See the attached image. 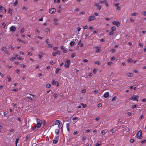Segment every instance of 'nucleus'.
Returning a JSON list of instances; mask_svg holds the SVG:
<instances>
[{
	"mask_svg": "<svg viewBox=\"0 0 146 146\" xmlns=\"http://www.w3.org/2000/svg\"><path fill=\"white\" fill-rule=\"evenodd\" d=\"M35 96V95L30 94H27L26 95V97L29 99L33 100V98Z\"/></svg>",
	"mask_w": 146,
	"mask_h": 146,
	"instance_id": "nucleus-1",
	"label": "nucleus"
},
{
	"mask_svg": "<svg viewBox=\"0 0 146 146\" xmlns=\"http://www.w3.org/2000/svg\"><path fill=\"white\" fill-rule=\"evenodd\" d=\"M139 96L137 95H134L132 96L130 98V100L132 101H136L137 102H138V99Z\"/></svg>",
	"mask_w": 146,
	"mask_h": 146,
	"instance_id": "nucleus-2",
	"label": "nucleus"
},
{
	"mask_svg": "<svg viewBox=\"0 0 146 146\" xmlns=\"http://www.w3.org/2000/svg\"><path fill=\"white\" fill-rule=\"evenodd\" d=\"M142 131L141 130L139 131L136 134L137 137L139 139H141L142 137Z\"/></svg>",
	"mask_w": 146,
	"mask_h": 146,
	"instance_id": "nucleus-3",
	"label": "nucleus"
},
{
	"mask_svg": "<svg viewBox=\"0 0 146 146\" xmlns=\"http://www.w3.org/2000/svg\"><path fill=\"white\" fill-rule=\"evenodd\" d=\"M36 122H37V124H36V126H37V128H38L40 127L41 126V121L40 120L38 119H36Z\"/></svg>",
	"mask_w": 146,
	"mask_h": 146,
	"instance_id": "nucleus-4",
	"label": "nucleus"
},
{
	"mask_svg": "<svg viewBox=\"0 0 146 146\" xmlns=\"http://www.w3.org/2000/svg\"><path fill=\"white\" fill-rule=\"evenodd\" d=\"M70 64V60H68L66 61L64 66L66 68H68Z\"/></svg>",
	"mask_w": 146,
	"mask_h": 146,
	"instance_id": "nucleus-5",
	"label": "nucleus"
},
{
	"mask_svg": "<svg viewBox=\"0 0 146 146\" xmlns=\"http://www.w3.org/2000/svg\"><path fill=\"white\" fill-rule=\"evenodd\" d=\"M96 19V18L94 15L90 16L89 17L88 19V21L90 22L93 20H94Z\"/></svg>",
	"mask_w": 146,
	"mask_h": 146,
	"instance_id": "nucleus-6",
	"label": "nucleus"
},
{
	"mask_svg": "<svg viewBox=\"0 0 146 146\" xmlns=\"http://www.w3.org/2000/svg\"><path fill=\"white\" fill-rule=\"evenodd\" d=\"M94 5L97 7V9L99 11H100L101 8L102 6H101L100 5V4L99 3H95L94 4Z\"/></svg>",
	"mask_w": 146,
	"mask_h": 146,
	"instance_id": "nucleus-7",
	"label": "nucleus"
},
{
	"mask_svg": "<svg viewBox=\"0 0 146 146\" xmlns=\"http://www.w3.org/2000/svg\"><path fill=\"white\" fill-rule=\"evenodd\" d=\"M59 139L58 136H56L55 137L54 140H53V143L54 144H56L57 143Z\"/></svg>",
	"mask_w": 146,
	"mask_h": 146,
	"instance_id": "nucleus-8",
	"label": "nucleus"
},
{
	"mask_svg": "<svg viewBox=\"0 0 146 146\" xmlns=\"http://www.w3.org/2000/svg\"><path fill=\"white\" fill-rule=\"evenodd\" d=\"M119 3H117L114 5V6L116 7V10H117L120 11L121 9V7L119 6Z\"/></svg>",
	"mask_w": 146,
	"mask_h": 146,
	"instance_id": "nucleus-9",
	"label": "nucleus"
},
{
	"mask_svg": "<svg viewBox=\"0 0 146 146\" xmlns=\"http://www.w3.org/2000/svg\"><path fill=\"white\" fill-rule=\"evenodd\" d=\"M95 48L96 50V52L97 53H99L101 52V50L100 49L101 47L98 46H96L94 47Z\"/></svg>",
	"mask_w": 146,
	"mask_h": 146,
	"instance_id": "nucleus-10",
	"label": "nucleus"
},
{
	"mask_svg": "<svg viewBox=\"0 0 146 146\" xmlns=\"http://www.w3.org/2000/svg\"><path fill=\"white\" fill-rule=\"evenodd\" d=\"M113 25H115L117 27H119L120 25L119 22L118 21H114L112 22Z\"/></svg>",
	"mask_w": 146,
	"mask_h": 146,
	"instance_id": "nucleus-11",
	"label": "nucleus"
},
{
	"mask_svg": "<svg viewBox=\"0 0 146 146\" xmlns=\"http://www.w3.org/2000/svg\"><path fill=\"white\" fill-rule=\"evenodd\" d=\"M48 39H47L46 40V44H47L48 45L47 46V47H48L51 48L52 47V44H50V42L48 41Z\"/></svg>",
	"mask_w": 146,
	"mask_h": 146,
	"instance_id": "nucleus-12",
	"label": "nucleus"
},
{
	"mask_svg": "<svg viewBox=\"0 0 146 146\" xmlns=\"http://www.w3.org/2000/svg\"><path fill=\"white\" fill-rule=\"evenodd\" d=\"M56 11L55 9L54 8H51L49 10V13L50 14H52Z\"/></svg>",
	"mask_w": 146,
	"mask_h": 146,
	"instance_id": "nucleus-13",
	"label": "nucleus"
},
{
	"mask_svg": "<svg viewBox=\"0 0 146 146\" xmlns=\"http://www.w3.org/2000/svg\"><path fill=\"white\" fill-rule=\"evenodd\" d=\"M15 57L17 59H19L21 60H23V58L21 57L20 55L19 54H15Z\"/></svg>",
	"mask_w": 146,
	"mask_h": 146,
	"instance_id": "nucleus-14",
	"label": "nucleus"
},
{
	"mask_svg": "<svg viewBox=\"0 0 146 146\" xmlns=\"http://www.w3.org/2000/svg\"><path fill=\"white\" fill-rule=\"evenodd\" d=\"M0 11L1 12L6 13V9H5L2 6H0Z\"/></svg>",
	"mask_w": 146,
	"mask_h": 146,
	"instance_id": "nucleus-15",
	"label": "nucleus"
},
{
	"mask_svg": "<svg viewBox=\"0 0 146 146\" xmlns=\"http://www.w3.org/2000/svg\"><path fill=\"white\" fill-rule=\"evenodd\" d=\"M9 29L11 31L15 32L16 31V28L14 26H12L10 27Z\"/></svg>",
	"mask_w": 146,
	"mask_h": 146,
	"instance_id": "nucleus-16",
	"label": "nucleus"
},
{
	"mask_svg": "<svg viewBox=\"0 0 146 146\" xmlns=\"http://www.w3.org/2000/svg\"><path fill=\"white\" fill-rule=\"evenodd\" d=\"M126 75H127V76L128 77L131 78V77H133V74L132 73H130V72H128L127 74Z\"/></svg>",
	"mask_w": 146,
	"mask_h": 146,
	"instance_id": "nucleus-17",
	"label": "nucleus"
},
{
	"mask_svg": "<svg viewBox=\"0 0 146 146\" xmlns=\"http://www.w3.org/2000/svg\"><path fill=\"white\" fill-rule=\"evenodd\" d=\"M109 96V92H105L104 94V96L105 98H107Z\"/></svg>",
	"mask_w": 146,
	"mask_h": 146,
	"instance_id": "nucleus-18",
	"label": "nucleus"
},
{
	"mask_svg": "<svg viewBox=\"0 0 146 146\" xmlns=\"http://www.w3.org/2000/svg\"><path fill=\"white\" fill-rule=\"evenodd\" d=\"M58 21V19L54 18L53 20V21L54 22V24L56 25H58V23L56 22Z\"/></svg>",
	"mask_w": 146,
	"mask_h": 146,
	"instance_id": "nucleus-19",
	"label": "nucleus"
},
{
	"mask_svg": "<svg viewBox=\"0 0 146 146\" xmlns=\"http://www.w3.org/2000/svg\"><path fill=\"white\" fill-rule=\"evenodd\" d=\"M18 4V0H15V2L13 3V5L14 6H15L17 5Z\"/></svg>",
	"mask_w": 146,
	"mask_h": 146,
	"instance_id": "nucleus-20",
	"label": "nucleus"
},
{
	"mask_svg": "<svg viewBox=\"0 0 146 146\" xmlns=\"http://www.w3.org/2000/svg\"><path fill=\"white\" fill-rule=\"evenodd\" d=\"M55 133L56 134H58L59 133V130L58 129H56L55 130Z\"/></svg>",
	"mask_w": 146,
	"mask_h": 146,
	"instance_id": "nucleus-21",
	"label": "nucleus"
},
{
	"mask_svg": "<svg viewBox=\"0 0 146 146\" xmlns=\"http://www.w3.org/2000/svg\"><path fill=\"white\" fill-rule=\"evenodd\" d=\"M7 48L6 47H3L2 48V50L4 52H5L7 50Z\"/></svg>",
	"mask_w": 146,
	"mask_h": 146,
	"instance_id": "nucleus-22",
	"label": "nucleus"
},
{
	"mask_svg": "<svg viewBox=\"0 0 146 146\" xmlns=\"http://www.w3.org/2000/svg\"><path fill=\"white\" fill-rule=\"evenodd\" d=\"M138 15V13H133L131 15V16H136Z\"/></svg>",
	"mask_w": 146,
	"mask_h": 146,
	"instance_id": "nucleus-23",
	"label": "nucleus"
},
{
	"mask_svg": "<svg viewBox=\"0 0 146 146\" xmlns=\"http://www.w3.org/2000/svg\"><path fill=\"white\" fill-rule=\"evenodd\" d=\"M106 2H107V1L106 0L100 1H99V3L101 4H103L104 3H106Z\"/></svg>",
	"mask_w": 146,
	"mask_h": 146,
	"instance_id": "nucleus-24",
	"label": "nucleus"
},
{
	"mask_svg": "<svg viewBox=\"0 0 146 146\" xmlns=\"http://www.w3.org/2000/svg\"><path fill=\"white\" fill-rule=\"evenodd\" d=\"M129 21L131 22H133L135 21V20L133 19L132 17H130L129 18Z\"/></svg>",
	"mask_w": 146,
	"mask_h": 146,
	"instance_id": "nucleus-25",
	"label": "nucleus"
},
{
	"mask_svg": "<svg viewBox=\"0 0 146 146\" xmlns=\"http://www.w3.org/2000/svg\"><path fill=\"white\" fill-rule=\"evenodd\" d=\"M38 128H37V126H36V125H35V126L33 127L32 128V129L33 130H37Z\"/></svg>",
	"mask_w": 146,
	"mask_h": 146,
	"instance_id": "nucleus-26",
	"label": "nucleus"
},
{
	"mask_svg": "<svg viewBox=\"0 0 146 146\" xmlns=\"http://www.w3.org/2000/svg\"><path fill=\"white\" fill-rule=\"evenodd\" d=\"M16 58L15 57H10V60L12 61H14V59H16Z\"/></svg>",
	"mask_w": 146,
	"mask_h": 146,
	"instance_id": "nucleus-27",
	"label": "nucleus"
},
{
	"mask_svg": "<svg viewBox=\"0 0 146 146\" xmlns=\"http://www.w3.org/2000/svg\"><path fill=\"white\" fill-rule=\"evenodd\" d=\"M19 140V139L18 138H17L16 139V141H15V145H16V146H17V143L18 142Z\"/></svg>",
	"mask_w": 146,
	"mask_h": 146,
	"instance_id": "nucleus-28",
	"label": "nucleus"
},
{
	"mask_svg": "<svg viewBox=\"0 0 146 146\" xmlns=\"http://www.w3.org/2000/svg\"><path fill=\"white\" fill-rule=\"evenodd\" d=\"M25 31V29L24 28H22L20 31V33L21 34L23 33Z\"/></svg>",
	"mask_w": 146,
	"mask_h": 146,
	"instance_id": "nucleus-29",
	"label": "nucleus"
},
{
	"mask_svg": "<svg viewBox=\"0 0 146 146\" xmlns=\"http://www.w3.org/2000/svg\"><path fill=\"white\" fill-rule=\"evenodd\" d=\"M50 31V29L48 28H47L45 30V31L46 32H49Z\"/></svg>",
	"mask_w": 146,
	"mask_h": 146,
	"instance_id": "nucleus-30",
	"label": "nucleus"
},
{
	"mask_svg": "<svg viewBox=\"0 0 146 146\" xmlns=\"http://www.w3.org/2000/svg\"><path fill=\"white\" fill-rule=\"evenodd\" d=\"M16 71L17 73V74H19L20 72V70L18 69H16Z\"/></svg>",
	"mask_w": 146,
	"mask_h": 146,
	"instance_id": "nucleus-31",
	"label": "nucleus"
},
{
	"mask_svg": "<svg viewBox=\"0 0 146 146\" xmlns=\"http://www.w3.org/2000/svg\"><path fill=\"white\" fill-rule=\"evenodd\" d=\"M12 10H13L12 9H9L8 12L9 13L12 14Z\"/></svg>",
	"mask_w": 146,
	"mask_h": 146,
	"instance_id": "nucleus-32",
	"label": "nucleus"
},
{
	"mask_svg": "<svg viewBox=\"0 0 146 146\" xmlns=\"http://www.w3.org/2000/svg\"><path fill=\"white\" fill-rule=\"evenodd\" d=\"M75 42L74 41H71L70 42V44L71 46H73L74 45Z\"/></svg>",
	"mask_w": 146,
	"mask_h": 146,
	"instance_id": "nucleus-33",
	"label": "nucleus"
},
{
	"mask_svg": "<svg viewBox=\"0 0 146 146\" xmlns=\"http://www.w3.org/2000/svg\"><path fill=\"white\" fill-rule=\"evenodd\" d=\"M95 64L98 65H100L101 64V63L98 61H96L94 62Z\"/></svg>",
	"mask_w": 146,
	"mask_h": 146,
	"instance_id": "nucleus-34",
	"label": "nucleus"
},
{
	"mask_svg": "<svg viewBox=\"0 0 146 146\" xmlns=\"http://www.w3.org/2000/svg\"><path fill=\"white\" fill-rule=\"evenodd\" d=\"M116 29V27L115 26L113 27L111 29V30L112 31H115Z\"/></svg>",
	"mask_w": 146,
	"mask_h": 146,
	"instance_id": "nucleus-35",
	"label": "nucleus"
},
{
	"mask_svg": "<svg viewBox=\"0 0 146 146\" xmlns=\"http://www.w3.org/2000/svg\"><path fill=\"white\" fill-rule=\"evenodd\" d=\"M20 66L21 67H23L24 68H26V65H24V64H20Z\"/></svg>",
	"mask_w": 146,
	"mask_h": 146,
	"instance_id": "nucleus-36",
	"label": "nucleus"
},
{
	"mask_svg": "<svg viewBox=\"0 0 146 146\" xmlns=\"http://www.w3.org/2000/svg\"><path fill=\"white\" fill-rule=\"evenodd\" d=\"M55 123H58L59 124H62V123L59 120H57L55 121Z\"/></svg>",
	"mask_w": 146,
	"mask_h": 146,
	"instance_id": "nucleus-37",
	"label": "nucleus"
},
{
	"mask_svg": "<svg viewBox=\"0 0 146 146\" xmlns=\"http://www.w3.org/2000/svg\"><path fill=\"white\" fill-rule=\"evenodd\" d=\"M7 78L8 79V82H10L11 81V78L10 76H8L7 77Z\"/></svg>",
	"mask_w": 146,
	"mask_h": 146,
	"instance_id": "nucleus-38",
	"label": "nucleus"
},
{
	"mask_svg": "<svg viewBox=\"0 0 146 146\" xmlns=\"http://www.w3.org/2000/svg\"><path fill=\"white\" fill-rule=\"evenodd\" d=\"M60 69L59 68H57L55 70V72L56 74H58L60 70Z\"/></svg>",
	"mask_w": 146,
	"mask_h": 146,
	"instance_id": "nucleus-39",
	"label": "nucleus"
},
{
	"mask_svg": "<svg viewBox=\"0 0 146 146\" xmlns=\"http://www.w3.org/2000/svg\"><path fill=\"white\" fill-rule=\"evenodd\" d=\"M78 119V117H73L72 119L73 120H75L76 119Z\"/></svg>",
	"mask_w": 146,
	"mask_h": 146,
	"instance_id": "nucleus-40",
	"label": "nucleus"
},
{
	"mask_svg": "<svg viewBox=\"0 0 146 146\" xmlns=\"http://www.w3.org/2000/svg\"><path fill=\"white\" fill-rule=\"evenodd\" d=\"M113 64V63L111 62H108V64L110 66H111Z\"/></svg>",
	"mask_w": 146,
	"mask_h": 146,
	"instance_id": "nucleus-41",
	"label": "nucleus"
},
{
	"mask_svg": "<svg viewBox=\"0 0 146 146\" xmlns=\"http://www.w3.org/2000/svg\"><path fill=\"white\" fill-rule=\"evenodd\" d=\"M51 86V85L50 84H48L46 85V87L48 88H49Z\"/></svg>",
	"mask_w": 146,
	"mask_h": 146,
	"instance_id": "nucleus-42",
	"label": "nucleus"
},
{
	"mask_svg": "<svg viewBox=\"0 0 146 146\" xmlns=\"http://www.w3.org/2000/svg\"><path fill=\"white\" fill-rule=\"evenodd\" d=\"M127 61L129 63L131 62H133V60L131 59H128L127 60Z\"/></svg>",
	"mask_w": 146,
	"mask_h": 146,
	"instance_id": "nucleus-43",
	"label": "nucleus"
},
{
	"mask_svg": "<svg viewBox=\"0 0 146 146\" xmlns=\"http://www.w3.org/2000/svg\"><path fill=\"white\" fill-rule=\"evenodd\" d=\"M58 127L59 128H62L63 127L62 125L61 124H59L58 125Z\"/></svg>",
	"mask_w": 146,
	"mask_h": 146,
	"instance_id": "nucleus-44",
	"label": "nucleus"
},
{
	"mask_svg": "<svg viewBox=\"0 0 146 146\" xmlns=\"http://www.w3.org/2000/svg\"><path fill=\"white\" fill-rule=\"evenodd\" d=\"M19 53L20 54H21L23 55L25 54V53H24L22 52V51H20L19 52Z\"/></svg>",
	"mask_w": 146,
	"mask_h": 146,
	"instance_id": "nucleus-45",
	"label": "nucleus"
},
{
	"mask_svg": "<svg viewBox=\"0 0 146 146\" xmlns=\"http://www.w3.org/2000/svg\"><path fill=\"white\" fill-rule=\"evenodd\" d=\"M117 98L116 96L114 97L112 99V101H115Z\"/></svg>",
	"mask_w": 146,
	"mask_h": 146,
	"instance_id": "nucleus-46",
	"label": "nucleus"
},
{
	"mask_svg": "<svg viewBox=\"0 0 146 146\" xmlns=\"http://www.w3.org/2000/svg\"><path fill=\"white\" fill-rule=\"evenodd\" d=\"M27 7H26L25 6H23V9H22V10H27Z\"/></svg>",
	"mask_w": 146,
	"mask_h": 146,
	"instance_id": "nucleus-47",
	"label": "nucleus"
},
{
	"mask_svg": "<svg viewBox=\"0 0 146 146\" xmlns=\"http://www.w3.org/2000/svg\"><path fill=\"white\" fill-rule=\"evenodd\" d=\"M146 142V139H144V140H143L141 141V143L142 144H143Z\"/></svg>",
	"mask_w": 146,
	"mask_h": 146,
	"instance_id": "nucleus-48",
	"label": "nucleus"
},
{
	"mask_svg": "<svg viewBox=\"0 0 146 146\" xmlns=\"http://www.w3.org/2000/svg\"><path fill=\"white\" fill-rule=\"evenodd\" d=\"M75 56H76V54H74V53L72 54L71 55V56L72 58H74V57H75Z\"/></svg>",
	"mask_w": 146,
	"mask_h": 146,
	"instance_id": "nucleus-49",
	"label": "nucleus"
},
{
	"mask_svg": "<svg viewBox=\"0 0 146 146\" xmlns=\"http://www.w3.org/2000/svg\"><path fill=\"white\" fill-rule=\"evenodd\" d=\"M81 104L82 105L83 107L84 108H85L87 106L86 104H84L82 103Z\"/></svg>",
	"mask_w": 146,
	"mask_h": 146,
	"instance_id": "nucleus-50",
	"label": "nucleus"
},
{
	"mask_svg": "<svg viewBox=\"0 0 146 146\" xmlns=\"http://www.w3.org/2000/svg\"><path fill=\"white\" fill-rule=\"evenodd\" d=\"M60 48L61 49L63 50H64L65 49V47L63 46H61L60 47Z\"/></svg>",
	"mask_w": 146,
	"mask_h": 146,
	"instance_id": "nucleus-51",
	"label": "nucleus"
},
{
	"mask_svg": "<svg viewBox=\"0 0 146 146\" xmlns=\"http://www.w3.org/2000/svg\"><path fill=\"white\" fill-rule=\"evenodd\" d=\"M113 33L114 32L113 31H111L109 33V35H112L113 34Z\"/></svg>",
	"mask_w": 146,
	"mask_h": 146,
	"instance_id": "nucleus-52",
	"label": "nucleus"
},
{
	"mask_svg": "<svg viewBox=\"0 0 146 146\" xmlns=\"http://www.w3.org/2000/svg\"><path fill=\"white\" fill-rule=\"evenodd\" d=\"M111 131L112 133H114L115 132V131L114 130V129H111Z\"/></svg>",
	"mask_w": 146,
	"mask_h": 146,
	"instance_id": "nucleus-53",
	"label": "nucleus"
},
{
	"mask_svg": "<svg viewBox=\"0 0 146 146\" xmlns=\"http://www.w3.org/2000/svg\"><path fill=\"white\" fill-rule=\"evenodd\" d=\"M101 142H99V143H97L95 146H100V145H101Z\"/></svg>",
	"mask_w": 146,
	"mask_h": 146,
	"instance_id": "nucleus-54",
	"label": "nucleus"
},
{
	"mask_svg": "<svg viewBox=\"0 0 146 146\" xmlns=\"http://www.w3.org/2000/svg\"><path fill=\"white\" fill-rule=\"evenodd\" d=\"M83 28L84 29H86L88 28V26L86 25L83 27Z\"/></svg>",
	"mask_w": 146,
	"mask_h": 146,
	"instance_id": "nucleus-55",
	"label": "nucleus"
},
{
	"mask_svg": "<svg viewBox=\"0 0 146 146\" xmlns=\"http://www.w3.org/2000/svg\"><path fill=\"white\" fill-rule=\"evenodd\" d=\"M88 62V60L86 59H85L83 60V62Z\"/></svg>",
	"mask_w": 146,
	"mask_h": 146,
	"instance_id": "nucleus-56",
	"label": "nucleus"
},
{
	"mask_svg": "<svg viewBox=\"0 0 146 146\" xmlns=\"http://www.w3.org/2000/svg\"><path fill=\"white\" fill-rule=\"evenodd\" d=\"M111 51L112 52H113L114 53V52H115L116 50H115V49H112L111 50Z\"/></svg>",
	"mask_w": 146,
	"mask_h": 146,
	"instance_id": "nucleus-57",
	"label": "nucleus"
},
{
	"mask_svg": "<svg viewBox=\"0 0 146 146\" xmlns=\"http://www.w3.org/2000/svg\"><path fill=\"white\" fill-rule=\"evenodd\" d=\"M77 31L78 32H79L81 29V27H78L77 29Z\"/></svg>",
	"mask_w": 146,
	"mask_h": 146,
	"instance_id": "nucleus-58",
	"label": "nucleus"
},
{
	"mask_svg": "<svg viewBox=\"0 0 146 146\" xmlns=\"http://www.w3.org/2000/svg\"><path fill=\"white\" fill-rule=\"evenodd\" d=\"M96 72H97V70L96 69H94L93 70V72L95 73V74H96Z\"/></svg>",
	"mask_w": 146,
	"mask_h": 146,
	"instance_id": "nucleus-59",
	"label": "nucleus"
},
{
	"mask_svg": "<svg viewBox=\"0 0 146 146\" xmlns=\"http://www.w3.org/2000/svg\"><path fill=\"white\" fill-rule=\"evenodd\" d=\"M101 133L103 134V135H104L105 134V131L104 130H102L101 131Z\"/></svg>",
	"mask_w": 146,
	"mask_h": 146,
	"instance_id": "nucleus-60",
	"label": "nucleus"
},
{
	"mask_svg": "<svg viewBox=\"0 0 146 146\" xmlns=\"http://www.w3.org/2000/svg\"><path fill=\"white\" fill-rule=\"evenodd\" d=\"M58 48V47H54L53 48V49L54 50H57Z\"/></svg>",
	"mask_w": 146,
	"mask_h": 146,
	"instance_id": "nucleus-61",
	"label": "nucleus"
},
{
	"mask_svg": "<svg viewBox=\"0 0 146 146\" xmlns=\"http://www.w3.org/2000/svg\"><path fill=\"white\" fill-rule=\"evenodd\" d=\"M111 60L112 61L115 60V58L114 57H112L111 58Z\"/></svg>",
	"mask_w": 146,
	"mask_h": 146,
	"instance_id": "nucleus-62",
	"label": "nucleus"
},
{
	"mask_svg": "<svg viewBox=\"0 0 146 146\" xmlns=\"http://www.w3.org/2000/svg\"><path fill=\"white\" fill-rule=\"evenodd\" d=\"M134 141V140L133 139H131L130 140V142L131 143H133Z\"/></svg>",
	"mask_w": 146,
	"mask_h": 146,
	"instance_id": "nucleus-63",
	"label": "nucleus"
},
{
	"mask_svg": "<svg viewBox=\"0 0 146 146\" xmlns=\"http://www.w3.org/2000/svg\"><path fill=\"white\" fill-rule=\"evenodd\" d=\"M143 14V15L146 16V11L144 12Z\"/></svg>",
	"mask_w": 146,
	"mask_h": 146,
	"instance_id": "nucleus-64",
	"label": "nucleus"
}]
</instances>
